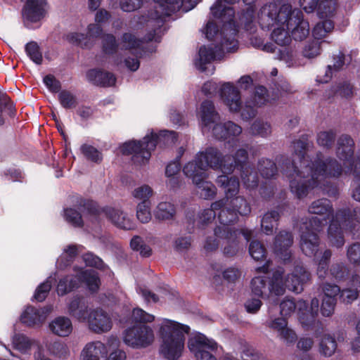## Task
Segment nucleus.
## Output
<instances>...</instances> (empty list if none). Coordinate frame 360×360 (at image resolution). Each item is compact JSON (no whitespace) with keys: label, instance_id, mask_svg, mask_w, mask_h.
Wrapping results in <instances>:
<instances>
[{"label":"nucleus","instance_id":"1","mask_svg":"<svg viewBox=\"0 0 360 360\" xmlns=\"http://www.w3.org/2000/svg\"><path fill=\"white\" fill-rule=\"evenodd\" d=\"M354 141L347 135L341 136L338 141L337 155L343 162L344 168L336 160L322 161L319 158L310 162L305 157L309 143L306 138L295 141L293 148L297 160L287 166L285 175L289 179L291 192L298 198L307 195L314 188H320L330 193V179L338 178L342 173L353 174L357 183L360 182V156L353 158Z\"/></svg>","mask_w":360,"mask_h":360},{"label":"nucleus","instance_id":"2","mask_svg":"<svg viewBox=\"0 0 360 360\" xmlns=\"http://www.w3.org/2000/svg\"><path fill=\"white\" fill-rule=\"evenodd\" d=\"M225 13L224 11L222 13V17H217L212 14L215 18L220 19L224 22L220 33H218L216 24L212 21H209L204 29L206 37L210 40L216 37L218 44L204 45L200 48L195 58L194 65L201 72L208 70L209 73L212 74L214 69L209 70L208 65L214 60L223 58L225 53L234 52L238 48V40L236 38L238 30L233 22V17H231L229 20L227 15L224 17Z\"/></svg>","mask_w":360,"mask_h":360},{"label":"nucleus","instance_id":"3","mask_svg":"<svg viewBox=\"0 0 360 360\" xmlns=\"http://www.w3.org/2000/svg\"><path fill=\"white\" fill-rule=\"evenodd\" d=\"M258 20L263 27H269L275 23L287 25L295 40L302 41L309 34V25L304 19L302 12L292 8L290 4L270 3L264 5L260 8Z\"/></svg>","mask_w":360,"mask_h":360},{"label":"nucleus","instance_id":"4","mask_svg":"<svg viewBox=\"0 0 360 360\" xmlns=\"http://www.w3.org/2000/svg\"><path fill=\"white\" fill-rule=\"evenodd\" d=\"M283 271L281 269L275 271L271 279L269 281L268 287H266L264 277L256 276L252 278L251 282L252 293L260 297L267 295L269 301L274 303L276 300L272 297L283 295L285 288L296 293L301 292L303 290V284L310 277V274L302 265H297L293 272L288 275L285 279L283 277Z\"/></svg>","mask_w":360,"mask_h":360},{"label":"nucleus","instance_id":"5","mask_svg":"<svg viewBox=\"0 0 360 360\" xmlns=\"http://www.w3.org/2000/svg\"><path fill=\"white\" fill-rule=\"evenodd\" d=\"M219 97L223 104L231 112H240L243 120H250L257 114V108L268 102L266 89L262 86L255 88L254 94L246 100L244 105L241 101L239 89L232 82L220 84Z\"/></svg>","mask_w":360,"mask_h":360},{"label":"nucleus","instance_id":"6","mask_svg":"<svg viewBox=\"0 0 360 360\" xmlns=\"http://www.w3.org/2000/svg\"><path fill=\"white\" fill-rule=\"evenodd\" d=\"M218 186L223 188L225 193L222 210L219 212L218 218L221 226H228L238 220V214L245 216L251 212L249 203L241 196H236L239 191V181L235 177L220 175L217 179Z\"/></svg>","mask_w":360,"mask_h":360},{"label":"nucleus","instance_id":"7","mask_svg":"<svg viewBox=\"0 0 360 360\" xmlns=\"http://www.w3.org/2000/svg\"><path fill=\"white\" fill-rule=\"evenodd\" d=\"M189 327L168 319H159L157 333L160 339V353L169 360H176L184 349L185 336Z\"/></svg>","mask_w":360,"mask_h":360},{"label":"nucleus","instance_id":"8","mask_svg":"<svg viewBox=\"0 0 360 360\" xmlns=\"http://www.w3.org/2000/svg\"><path fill=\"white\" fill-rule=\"evenodd\" d=\"M198 116L200 119L201 125L204 131H212L213 136L217 139H231L227 145L229 147H238V139L234 138L240 135L242 128L233 122L229 121L223 124L220 123V116L215 109L212 101L206 100L203 101L198 112Z\"/></svg>","mask_w":360,"mask_h":360},{"label":"nucleus","instance_id":"9","mask_svg":"<svg viewBox=\"0 0 360 360\" xmlns=\"http://www.w3.org/2000/svg\"><path fill=\"white\" fill-rule=\"evenodd\" d=\"M176 141V135L174 131L162 130L158 134L153 130L148 133L142 141H129L124 143L120 147V150L123 155H133V161L138 165H145L150 158V153L157 144L164 146L174 143Z\"/></svg>","mask_w":360,"mask_h":360},{"label":"nucleus","instance_id":"10","mask_svg":"<svg viewBox=\"0 0 360 360\" xmlns=\"http://www.w3.org/2000/svg\"><path fill=\"white\" fill-rule=\"evenodd\" d=\"M224 156L214 147H207L196 153L194 158L183 167V172L190 167L195 173L209 174L208 169L221 170L223 173H231L234 170L233 157Z\"/></svg>","mask_w":360,"mask_h":360},{"label":"nucleus","instance_id":"11","mask_svg":"<svg viewBox=\"0 0 360 360\" xmlns=\"http://www.w3.org/2000/svg\"><path fill=\"white\" fill-rule=\"evenodd\" d=\"M155 12L150 14V17L144 15L134 16L130 23V27L134 30H139L145 27H160L164 16L170 15L172 13L180 8L187 12L193 8L199 0H153Z\"/></svg>","mask_w":360,"mask_h":360},{"label":"nucleus","instance_id":"12","mask_svg":"<svg viewBox=\"0 0 360 360\" xmlns=\"http://www.w3.org/2000/svg\"><path fill=\"white\" fill-rule=\"evenodd\" d=\"M70 314L80 322L86 323L89 330L96 334L110 331L112 327L110 316L101 309H89L83 299L77 297L69 304Z\"/></svg>","mask_w":360,"mask_h":360},{"label":"nucleus","instance_id":"13","mask_svg":"<svg viewBox=\"0 0 360 360\" xmlns=\"http://www.w3.org/2000/svg\"><path fill=\"white\" fill-rule=\"evenodd\" d=\"M360 207L354 210L353 215H348L345 211L335 214L328 229V239L330 245L336 248L342 246L345 243L342 236L343 230H349L354 236L360 238Z\"/></svg>","mask_w":360,"mask_h":360},{"label":"nucleus","instance_id":"14","mask_svg":"<svg viewBox=\"0 0 360 360\" xmlns=\"http://www.w3.org/2000/svg\"><path fill=\"white\" fill-rule=\"evenodd\" d=\"M141 44L142 41L131 33H124L118 44H117L113 35L103 36V45L105 53H111L118 49L122 51H127L133 55V57L129 56L124 60L125 67L132 72L137 70L140 65L138 55L140 53Z\"/></svg>","mask_w":360,"mask_h":360},{"label":"nucleus","instance_id":"15","mask_svg":"<svg viewBox=\"0 0 360 360\" xmlns=\"http://www.w3.org/2000/svg\"><path fill=\"white\" fill-rule=\"evenodd\" d=\"M243 1L246 4L247 8L239 16V24L243 26L245 30L252 32L254 28L256 27V25L257 23L259 24L258 20V15L259 12H258L257 16H255L254 14L255 10L252 5L256 0ZM238 1V0H217L215 4L211 7L210 10L212 11V14L217 17H222V13L224 11L226 12L224 17H226L227 14L228 18L230 20L231 17H234L235 13L233 5ZM259 11H260V10Z\"/></svg>","mask_w":360,"mask_h":360},{"label":"nucleus","instance_id":"16","mask_svg":"<svg viewBox=\"0 0 360 360\" xmlns=\"http://www.w3.org/2000/svg\"><path fill=\"white\" fill-rule=\"evenodd\" d=\"M319 305V302L316 298L311 300L310 307L302 300L295 302L293 300L285 299L280 304L281 314L283 316H288L296 311L302 326L305 329H309L315 323Z\"/></svg>","mask_w":360,"mask_h":360},{"label":"nucleus","instance_id":"17","mask_svg":"<svg viewBox=\"0 0 360 360\" xmlns=\"http://www.w3.org/2000/svg\"><path fill=\"white\" fill-rule=\"evenodd\" d=\"M220 346L212 338L196 333L188 339V348L195 360H219L217 353Z\"/></svg>","mask_w":360,"mask_h":360},{"label":"nucleus","instance_id":"18","mask_svg":"<svg viewBox=\"0 0 360 360\" xmlns=\"http://www.w3.org/2000/svg\"><path fill=\"white\" fill-rule=\"evenodd\" d=\"M321 230V222L317 217L313 218L309 222H303L300 226V245L306 256H316L319 246L317 233Z\"/></svg>","mask_w":360,"mask_h":360},{"label":"nucleus","instance_id":"19","mask_svg":"<svg viewBox=\"0 0 360 360\" xmlns=\"http://www.w3.org/2000/svg\"><path fill=\"white\" fill-rule=\"evenodd\" d=\"M77 274L75 278L67 276L59 281L57 285V292L59 295H63L75 288H77L82 281L86 284L90 291L94 292L98 290L100 280L95 271L80 270Z\"/></svg>","mask_w":360,"mask_h":360},{"label":"nucleus","instance_id":"20","mask_svg":"<svg viewBox=\"0 0 360 360\" xmlns=\"http://www.w3.org/2000/svg\"><path fill=\"white\" fill-rule=\"evenodd\" d=\"M123 341L134 349L146 348L155 341L154 331L148 326H134L124 331Z\"/></svg>","mask_w":360,"mask_h":360},{"label":"nucleus","instance_id":"21","mask_svg":"<svg viewBox=\"0 0 360 360\" xmlns=\"http://www.w3.org/2000/svg\"><path fill=\"white\" fill-rule=\"evenodd\" d=\"M119 345L120 340L115 336L109 337L107 344L99 340L89 342L81 352V360H103L108 356V348H117Z\"/></svg>","mask_w":360,"mask_h":360},{"label":"nucleus","instance_id":"22","mask_svg":"<svg viewBox=\"0 0 360 360\" xmlns=\"http://www.w3.org/2000/svg\"><path fill=\"white\" fill-rule=\"evenodd\" d=\"M46 0H27L22 11L25 25L34 28L46 15Z\"/></svg>","mask_w":360,"mask_h":360},{"label":"nucleus","instance_id":"23","mask_svg":"<svg viewBox=\"0 0 360 360\" xmlns=\"http://www.w3.org/2000/svg\"><path fill=\"white\" fill-rule=\"evenodd\" d=\"M183 172L192 181L200 198L209 200L215 197L217 188L211 181L207 180L209 178V174L195 173L190 167Z\"/></svg>","mask_w":360,"mask_h":360},{"label":"nucleus","instance_id":"24","mask_svg":"<svg viewBox=\"0 0 360 360\" xmlns=\"http://www.w3.org/2000/svg\"><path fill=\"white\" fill-rule=\"evenodd\" d=\"M234 169L238 168L241 172V178L244 186L248 188H254L257 186L258 178L257 174L247 165V151L243 148H237L234 156Z\"/></svg>","mask_w":360,"mask_h":360},{"label":"nucleus","instance_id":"25","mask_svg":"<svg viewBox=\"0 0 360 360\" xmlns=\"http://www.w3.org/2000/svg\"><path fill=\"white\" fill-rule=\"evenodd\" d=\"M34 342V340L23 334L15 333L12 337L13 347L20 353V360H51L44 356L39 347H37L33 356H31L30 352Z\"/></svg>","mask_w":360,"mask_h":360},{"label":"nucleus","instance_id":"26","mask_svg":"<svg viewBox=\"0 0 360 360\" xmlns=\"http://www.w3.org/2000/svg\"><path fill=\"white\" fill-rule=\"evenodd\" d=\"M53 309L52 305L41 308L28 306L22 312L20 317V321L28 327L39 328L52 312Z\"/></svg>","mask_w":360,"mask_h":360},{"label":"nucleus","instance_id":"27","mask_svg":"<svg viewBox=\"0 0 360 360\" xmlns=\"http://www.w3.org/2000/svg\"><path fill=\"white\" fill-rule=\"evenodd\" d=\"M215 235L223 238L221 246L224 253L228 256L234 255L238 250L237 231L229 226H221L215 229Z\"/></svg>","mask_w":360,"mask_h":360},{"label":"nucleus","instance_id":"28","mask_svg":"<svg viewBox=\"0 0 360 360\" xmlns=\"http://www.w3.org/2000/svg\"><path fill=\"white\" fill-rule=\"evenodd\" d=\"M106 217L117 227L125 230L135 228V223L128 213L118 207H107L103 209Z\"/></svg>","mask_w":360,"mask_h":360},{"label":"nucleus","instance_id":"29","mask_svg":"<svg viewBox=\"0 0 360 360\" xmlns=\"http://www.w3.org/2000/svg\"><path fill=\"white\" fill-rule=\"evenodd\" d=\"M309 212L318 216L312 217L306 222H309L313 218L317 217L321 222L322 228L326 224L327 219H330V225L333 219H335V215L333 214L332 205L328 199L323 198L313 202L309 207Z\"/></svg>","mask_w":360,"mask_h":360},{"label":"nucleus","instance_id":"30","mask_svg":"<svg viewBox=\"0 0 360 360\" xmlns=\"http://www.w3.org/2000/svg\"><path fill=\"white\" fill-rule=\"evenodd\" d=\"M292 236L290 233L283 231L276 235L274 243V252L275 255L283 261L290 258V247L292 244Z\"/></svg>","mask_w":360,"mask_h":360},{"label":"nucleus","instance_id":"31","mask_svg":"<svg viewBox=\"0 0 360 360\" xmlns=\"http://www.w3.org/2000/svg\"><path fill=\"white\" fill-rule=\"evenodd\" d=\"M49 328L54 335L60 337H67L72 331L71 320L65 316L55 318L49 323Z\"/></svg>","mask_w":360,"mask_h":360},{"label":"nucleus","instance_id":"32","mask_svg":"<svg viewBox=\"0 0 360 360\" xmlns=\"http://www.w3.org/2000/svg\"><path fill=\"white\" fill-rule=\"evenodd\" d=\"M180 162L175 160L170 162L165 168V176L167 177L166 186L169 189H176L180 186L181 179L179 176Z\"/></svg>","mask_w":360,"mask_h":360},{"label":"nucleus","instance_id":"33","mask_svg":"<svg viewBox=\"0 0 360 360\" xmlns=\"http://www.w3.org/2000/svg\"><path fill=\"white\" fill-rule=\"evenodd\" d=\"M86 77L93 84L103 86H113L116 82V78L112 73L95 69L88 71Z\"/></svg>","mask_w":360,"mask_h":360},{"label":"nucleus","instance_id":"34","mask_svg":"<svg viewBox=\"0 0 360 360\" xmlns=\"http://www.w3.org/2000/svg\"><path fill=\"white\" fill-rule=\"evenodd\" d=\"M259 25L262 29H270L274 27L271 37L272 40L279 46H284L288 45L291 41V37L289 34V29H287V25H280L275 23L270 25L269 27H263L260 24Z\"/></svg>","mask_w":360,"mask_h":360},{"label":"nucleus","instance_id":"35","mask_svg":"<svg viewBox=\"0 0 360 360\" xmlns=\"http://www.w3.org/2000/svg\"><path fill=\"white\" fill-rule=\"evenodd\" d=\"M270 327L279 333L281 339L287 343L294 342L297 339L295 333L287 327V321L283 318H278L270 323Z\"/></svg>","mask_w":360,"mask_h":360},{"label":"nucleus","instance_id":"36","mask_svg":"<svg viewBox=\"0 0 360 360\" xmlns=\"http://www.w3.org/2000/svg\"><path fill=\"white\" fill-rule=\"evenodd\" d=\"M359 291L360 278L355 275L349 281V287L341 292L340 299L345 303H351L357 298Z\"/></svg>","mask_w":360,"mask_h":360},{"label":"nucleus","instance_id":"37","mask_svg":"<svg viewBox=\"0 0 360 360\" xmlns=\"http://www.w3.org/2000/svg\"><path fill=\"white\" fill-rule=\"evenodd\" d=\"M82 246L75 245H70L63 250L61 255L59 257L56 262L57 267L63 269L73 261L75 256L81 251Z\"/></svg>","mask_w":360,"mask_h":360},{"label":"nucleus","instance_id":"38","mask_svg":"<svg viewBox=\"0 0 360 360\" xmlns=\"http://www.w3.org/2000/svg\"><path fill=\"white\" fill-rule=\"evenodd\" d=\"M176 214L173 204L169 202H160L154 210L155 217L160 221L172 219Z\"/></svg>","mask_w":360,"mask_h":360},{"label":"nucleus","instance_id":"39","mask_svg":"<svg viewBox=\"0 0 360 360\" xmlns=\"http://www.w3.org/2000/svg\"><path fill=\"white\" fill-rule=\"evenodd\" d=\"M83 207L79 206L77 209L68 207L63 210V216L64 219L75 227H81L83 225L82 212Z\"/></svg>","mask_w":360,"mask_h":360},{"label":"nucleus","instance_id":"40","mask_svg":"<svg viewBox=\"0 0 360 360\" xmlns=\"http://www.w3.org/2000/svg\"><path fill=\"white\" fill-rule=\"evenodd\" d=\"M349 60H350V57L349 56H345L342 53L338 54L334 58L335 61H334L333 67L330 65H328L327 67V69L325 72L324 78H321V76H319L317 81L319 82H321V83L327 82L331 78L332 70L333 69H334L335 70H340L345 65L346 62H349Z\"/></svg>","mask_w":360,"mask_h":360},{"label":"nucleus","instance_id":"41","mask_svg":"<svg viewBox=\"0 0 360 360\" xmlns=\"http://www.w3.org/2000/svg\"><path fill=\"white\" fill-rule=\"evenodd\" d=\"M333 30V21L330 19H325L316 24L312 30V34L315 39H322L331 33Z\"/></svg>","mask_w":360,"mask_h":360},{"label":"nucleus","instance_id":"42","mask_svg":"<svg viewBox=\"0 0 360 360\" xmlns=\"http://www.w3.org/2000/svg\"><path fill=\"white\" fill-rule=\"evenodd\" d=\"M335 0H319L316 11L319 17L322 19H330L335 11Z\"/></svg>","mask_w":360,"mask_h":360},{"label":"nucleus","instance_id":"43","mask_svg":"<svg viewBox=\"0 0 360 360\" xmlns=\"http://www.w3.org/2000/svg\"><path fill=\"white\" fill-rule=\"evenodd\" d=\"M278 217V213L276 211L269 212L264 215L262 219L261 226L263 231L266 235H269L273 233L274 228L277 224Z\"/></svg>","mask_w":360,"mask_h":360},{"label":"nucleus","instance_id":"44","mask_svg":"<svg viewBox=\"0 0 360 360\" xmlns=\"http://www.w3.org/2000/svg\"><path fill=\"white\" fill-rule=\"evenodd\" d=\"M153 195V188L147 184L136 186L131 192L133 198L140 202H150V198Z\"/></svg>","mask_w":360,"mask_h":360},{"label":"nucleus","instance_id":"45","mask_svg":"<svg viewBox=\"0 0 360 360\" xmlns=\"http://www.w3.org/2000/svg\"><path fill=\"white\" fill-rule=\"evenodd\" d=\"M224 205L223 200H217L213 202L210 208L204 210L200 214V221L202 224H206L212 221L216 215V211L222 210Z\"/></svg>","mask_w":360,"mask_h":360},{"label":"nucleus","instance_id":"46","mask_svg":"<svg viewBox=\"0 0 360 360\" xmlns=\"http://www.w3.org/2000/svg\"><path fill=\"white\" fill-rule=\"evenodd\" d=\"M151 202H139L136 208V216L137 219L143 224L150 221L152 216L150 212Z\"/></svg>","mask_w":360,"mask_h":360},{"label":"nucleus","instance_id":"47","mask_svg":"<svg viewBox=\"0 0 360 360\" xmlns=\"http://www.w3.org/2000/svg\"><path fill=\"white\" fill-rule=\"evenodd\" d=\"M65 39L69 43L82 48H87L90 46L89 39L87 35L77 32L68 33L65 36Z\"/></svg>","mask_w":360,"mask_h":360},{"label":"nucleus","instance_id":"48","mask_svg":"<svg viewBox=\"0 0 360 360\" xmlns=\"http://www.w3.org/2000/svg\"><path fill=\"white\" fill-rule=\"evenodd\" d=\"M58 97L60 105L65 109L75 108L77 104L76 96L69 91L63 90L60 91Z\"/></svg>","mask_w":360,"mask_h":360},{"label":"nucleus","instance_id":"49","mask_svg":"<svg viewBox=\"0 0 360 360\" xmlns=\"http://www.w3.org/2000/svg\"><path fill=\"white\" fill-rule=\"evenodd\" d=\"M331 257L330 250H325L321 257H317V274L319 278H324L328 275V262Z\"/></svg>","mask_w":360,"mask_h":360},{"label":"nucleus","instance_id":"50","mask_svg":"<svg viewBox=\"0 0 360 360\" xmlns=\"http://www.w3.org/2000/svg\"><path fill=\"white\" fill-rule=\"evenodd\" d=\"M336 347L337 345L334 338L330 335H325L320 342V352L323 355L330 356L334 354Z\"/></svg>","mask_w":360,"mask_h":360},{"label":"nucleus","instance_id":"51","mask_svg":"<svg viewBox=\"0 0 360 360\" xmlns=\"http://www.w3.org/2000/svg\"><path fill=\"white\" fill-rule=\"evenodd\" d=\"M250 131L254 135H259L262 137L269 136L271 132V125L262 120H256L250 127Z\"/></svg>","mask_w":360,"mask_h":360},{"label":"nucleus","instance_id":"52","mask_svg":"<svg viewBox=\"0 0 360 360\" xmlns=\"http://www.w3.org/2000/svg\"><path fill=\"white\" fill-rule=\"evenodd\" d=\"M321 53V43L311 41L307 43L302 51L304 57L312 59L319 56Z\"/></svg>","mask_w":360,"mask_h":360},{"label":"nucleus","instance_id":"53","mask_svg":"<svg viewBox=\"0 0 360 360\" xmlns=\"http://www.w3.org/2000/svg\"><path fill=\"white\" fill-rule=\"evenodd\" d=\"M55 280V278L49 276L45 282L40 284L34 295V298L38 302H42L46 297L51 287L52 282Z\"/></svg>","mask_w":360,"mask_h":360},{"label":"nucleus","instance_id":"54","mask_svg":"<svg viewBox=\"0 0 360 360\" xmlns=\"http://www.w3.org/2000/svg\"><path fill=\"white\" fill-rule=\"evenodd\" d=\"M259 170L264 178L273 177L276 172V165L269 160H262L259 162Z\"/></svg>","mask_w":360,"mask_h":360},{"label":"nucleus","instance_id":"55","mask_svg":"<svg viewBox=\"0 0 360 360\" xmlns=\"http://www.w3.org/2000/svg\"><path fill=\"white\" fill-rule=\"evenodd\" d=\"M26 52L30 59L36 64H41L42 62V55L39 51V46L35 42H30L26 45Z\"/></svg>","mask_w":360,"mask_h":360},{"label":"nucleus","instance_id":"56","mask_svg":"<svg viewBox=\"0 0 360 360\" xmlns=\"http://www.w3.org/2000/svg\"><path fill=\"white\" fill-rule=\"evenodd\" d=\"M249 252L251 257L257 261L262 260L265 257V249L263 245L257 241L250 243Z\"/></svg>","mask_w":360,"mask_h":360},{"label":"nucleus","instance_id":"57","mask_svg":"<svg viewBox=\"0 0 360 360\" xmlns=\"http://www.w3.org/2000/svg\"><path fill=\"white\" fill-rule=\"evenodd\" d=\"M81 150L83 155L91 161L98 162L102 159L101 153L92 146L84 144L81 146Z\"/></svg>","mask_w":360,"mask_h":360},{"label":"nucleus","instance_id":"58","mask_svg":"<svg viewBox=\"0 0 360 360\" xmlns=\"http://www.w3.org/2000/svg\"><path fill=\"white\" fill-rule=\"evenodd\" d=\"M132 319L136 322L151 323L155 320V316L141 308H135L132 311Z\"/></svg>","mask_w":360,"mask_h":360},{"label":"nucleus","instance_id":"59","mask_svg":"<svg viewBox=\"0 0 360 360\" xmlns=\"http://www.w3.org/2000/svg\"><path fill=\"white\" fill-rule=\"evenodd\" d=\"M347 258L350 263L360 267V243H354L347 249Z\"/></svg>","mask_w":360,"mask_h":360},{"label":"nucleus","instance_id":"60","mask_svg":"<svg viewBox=\"0 0 360 360\" xmlns=\"http://www.w3.org/2000/svg\"><path fill=\"white\" fill-rule=\"evenodd\" d=\"M335 136L332 131H321L317 135V143L322 147H330L334 142Z\"/></svg>","mask_w":360,"mask_h":360},{"label":"nucleus","instance_id":"61","mask_svg":"<svg viewBox=\"0 0 360 360\" xmlns=\"http://www.w3.org/2000/svg\"><path fill=\"white\" fill-rule=\"evenodd\" d=\"M337 299L335 298H323L322 297V303L321 306V313L323 316H331L335 309Z\"/></svg>","mask_w":360,"mask_h":360},{"label":"nucleus","instance_id":"62","mask_svg":"<svg viewBox=\"0 0 360 360\" xmlns=\"http://www.w3.org/2000/svg\"><path fill=\"white\" fill-rule=\"evenodd\" d=\"M142 4L141 0H120V6L124 12H132L139 9Z\"/></svg>","mask_w":360,"mask_h":360},{"label":"nucleus","instance_id":"63","mask_svg":"<svg viewBox=\"0 0 360 360\" xmlns=\"http://www.w3.org/2000/svg\"><path fill=\"white\" fill-rule=\"evenodd\" d=\"M223 242V238L217 236L214 233V236L212 237H208L204 244V250L207 252H212L217 249L219 244L221 245Z\"/></svg>","mask_w":360,"mask_h":360},{"label":"nucleus","instance_id":"64","mask_svg":"<svg viewBox=\"0 0 360 360\" xmlns=\"http://www.w3.org/2000/svg\"><path fill=\"white\" fill-rule=\"evenodd\" d=\"M323 298H335L340 292V289L337 285L326 283L323 287Z\"/></svg>","mask_w":360,"mask_h":360}]
</instances>
